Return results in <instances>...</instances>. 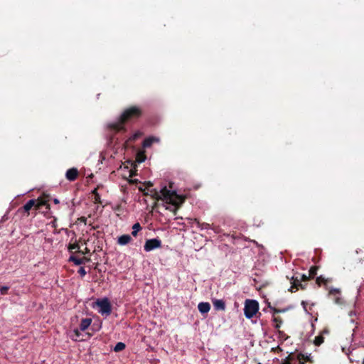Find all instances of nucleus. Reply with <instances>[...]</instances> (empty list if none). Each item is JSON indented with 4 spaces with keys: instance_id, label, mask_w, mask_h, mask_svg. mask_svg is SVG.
<instances>
[{
    "instance_id": "nucleus-1",
    "label": "nucleus",
    "mask_w": 364,
    "mask_h": 364,
    "mask_svg": "<svg viewBox=\"0 0 364 364\" xmlns=\"http://www.w3.org/2000/svg\"><path fill=\"white\" fill-rule=\"evenodd\" d=\"M149 192L155 199L163 200L166 203V208L174 213L184 201V198L181 196L177 195L175 191L166 186L160 191L147 190L144 193L148 195Z\"/></svg>"
},
{
    "instance_id": "nucleus-2",
    "label": "nucleus",
    "mask_w": 364,
    "mask_h": 364,
    "mask_svg": "<svg viewBox=\"0 0 364 364\" xmlns=\"http://www.w3.org/2000/svg\"><path fill=\"white\" fill-rule=\"evenodd\" d=\"M141 114V110L139 107H132L127 109H126L119 119L112 124H109V127L117 132H119L124 129V124L125 122L136 118L139 117Z\"/></svg>"
},
{
    "instance_id": "nucleus-3",
    "label": "nucleus",
    "mask_w": 364,
    "mask_h": 364,
    "mask_svg": "<svg viewBox=\"0 0 364 364\" xmlns=\"http://www.w3.org/2000/svg\"><path fill=\"white\" fill-rule=\"evenodd\" d=\"M259 310L258 302L255 300L247 299L245 303L244 313L247 318H252Z\"/></svg>"
},
{
    "instance_id": "nucleus-4",
    "label": "nucleus",
    "mask_w": 364,
    "mask_h": 364,
    "mask_svg": "<svg viewBox=\"0 0 364 364\" xmlns=\"http://www.w3.org/2000/svg\"><path fill=\"white\" fill-rule=\"evenodd\" d=\"M95 306L98 308V312L102 316H109L111 313V305L108 299L105 298L98 299L95 302Z\"/></svg>"
},
{
    "instance_id": "nucleus-5",
    "label": "nucleus",
    "mask_w": 364,
    "mask_h": 364,
    "mask_svg": "<svg viewBox=\"0 0 364 364\" xmlns=\"http://www.w3.org/2000/svg\"><path fill=\"white\" fill-rule=\"evenodd\" d=\"M161 241L159 239L147 240L144 244V248L146 252H150L154 249L161 247Z\"/></svg>"
},
{
    "instance_id": "nucleus-6",
    "label": "nucleus",
    "mask_w": 364,
    "mask_h": 364,
    "mask_svg": "<svg viewBox=\"0 0 364 364\" xmlns=\"http://www.w3.org/2000/svg\"><path fill=\"white\" fill-rule=\"evenodd\" d=\"M329 296L333 297L334 302L336 304L341 305L343 304V300L341 297V291L340 289L336 288H331L329 289Z\"/></svg>"
},
{
    "instance_id": "nucleus-7",
    "label": "nucleus",
    "mask_w": 364,
    "mask_h": 364,
    "mask_svg": "<svg viewBox=\"0 0 364 364\" xmlns=\"http://www.w3.org/2000/svg\"><path fill=\"white\" fill-rule=\"evenodd\" d=\"M309 276H306V274L297 275L294 279L291 288L295 287L297 289L298 287L300 286L301 288L304 289V287L301 284V282H306L309 280Z\"/></svg>"
},
{
    "instance_id": "nucleus-8",
    "label": "nucleus",
    "mask_w": 364,
    "mask_h": 364,
    "mask_svg": "<svg viewBox=\"0 0 364 364\" xmlns=\"http://www.w3.org/2000/svg\"><path fill=\"white\" fill-rule=\"evenodd\" d=\"M78 175V171L76 168L68 169L66 172V178L69 181H74Z\"/></svg>"
},
{
    "instance_id": "nucleus-9",
    "label": "nucleus",
    "mask_w": 364,
    "mask_h": 364,
    "mask_svg": "<svg viewBox=\"0 0 364 364\" xmlns=\"http://www.w3.org/2000/svg\"><path fill=\"white\" fill-rule=\"evenodd\" d=\"M198 309L201 314H207L210 309V305L208 302H200L198 305Z\"/></svg>"
},
{
    "instance_id": "nucleus-10",
    "label": "nucleus",
    "mask_w": 364,
    "mask_h": 364,
    "mask_svg": "<svg viewBox=\"0 0 364 364\" xmlns=\"http://www.w3.org/2000/svg\"><path fill=\"white\" fill-rule=\"evenodd\" d=\"M132 237L129 235H123L118 237L117 242L120 245H125L129 243Z\"/></svg>"
},
{
    "instance_id": "nucleus-11",
    "label": "nucleus",
    "mask_w": 364,
    "mask_h": 364,
    "mask_svg": "<svg viewBox=\"0 0 364 364\" xmlns=\"http://www.w3.org/2000/svg\"><path fill=\"white\" fill-rule=\"evenodd\" d=\"M69 260L73 262L76 265H80L85 264L87 262L90 260V259L87 257L77 258L75 256L73 255L70 257Z\"/></svg>"
},
{
    "instance_id": "nucleus-12",
    "label": "nucleus",
    "mask_w": 364,
    "mask_h": 364,
    "mask_svg": "<svg viewBox=\"0 0 364 364\" xmlns=\"http://www.w3.org/2000/svg\"><path fill=\"white\" fill-rule=\"evenodd\" d=\"M92 319L90 318H82L80 323V330L82 331H85L90 326Z\"/></svg>"
},
{
    "instance_id": "nucleus-13",
    "label": "nucleus",
    "mask_w": 364,
    "mask_h": 364,
    "mask_svg": "<svg viewBox=\"0 0 364 364\" xmlns=\"http://www.w3.org/2000/svg\"><path fill=\"white\" fill-rule=\"evenodd\" d=\"M213 304L216 310H225V304L221 299H213Z\"/></svg>"
},
{
    "instance_id": "nucleus-14",
    "label": "nucleus",
    "mask_w": 364,
    "mask_h": 364,
    "mask_svg": "<svg viewBox=\"0 0 364 364\" xmlns=\"http://www.w3.org/2000/svg\"><path fill=\"white\" fill-rule=\"evenodd\" d=\"M155 142H159V139L155 136H151L144 140L143 146L146 148L149 147L153 143Z\"/></svg>"
},
{
    "instance_id": "nucleus-15",
    "label": "nucleus",
    "mask_w": 364,
    "mask_h": 364,
    "mask_svg": "<svg viewBox=\"0 0 364 364\" xmlns=\"http://www.w3.org/2000/svg\"><path fill=\"white\" fill-rule=\"evenodd\" d=\"M80 335V330H79L78 328H75L72 331H70V338L75 341H79Z\"/></svg>"
},
{
    "instance_id": "nucleus-16",
    "label": "nucleus",
    "mask_w": 364,
    "mask_h": 364,
    "mask_svg": "<svg viewBox=\"0 0 364 364\" xmlns=\"http://www.w3.org/2000/svg\"><path fill=\"white\" fill-rule=\"evenodd\" d=\"M36 200H28L24 205V210L26 211H29L32 208H36Z\"/></svg>"
},
{
    "instance_id": "nucleus-17",
    "label": "nucleus",
    "mask_w": 364,
    "mask_h": 364,
    "mask_svg": "<svg viewBox=\"0 0 364 364\" xmlns=\"http://www.w3.org/2000/svg\"><path fill=\"white\" fill-rule=\"evenodd\" d=\"M36 200L37 202L36 204V209H38L40 207L46 205L47 203V200L43 198H39Z\"/></svg>"
},
{
    "instance_id": "nucleus-18",
    "label": "nucleus",
    "mask_w": 364,
    "mask_h": 364,
    "mask_svg": "<svg viewBox=\"0 0 364 364\" xmlns=\"http://www.w3.org/2000/svg\"><path fill=\"white\" fill-rule=\"evenodd\" d=\"M141 229V225L139 223H135L132 227V235L134 237L137 235L138 232Z\"/></svg>"
},
{
    "instance_id": "nucleus-19",
    "label": "nucleus",
    "mask_w": 364,
    "mask_h": 364,
    "mask_svg": "<svg viewBox=\"0 0 364 364\" xmlns=\"http://www.w3.org/2000/svg\"><path fill=\"white\" fill-rule=\"evenodd\" d=\"M125 344L122 342H119L116 344V346L114 348V350L115 352H119L123 350L125 348Z\"/></svg>"
},
{
    "instance_id": "nucleus-20",
    "label": "nucleus",
    "mask_w": 364,
    "mask_h": 364,
    "mask_svg": "<svg viewBox=\"0 0 364 364\" xmlns=\"http://www.w3.org/2000/svg\"><path fill=\"white\" fill-rule=\"evenodd\" d=\"M323 341H324L323 336L322 335H318L315 338V339L314 341V343L316 346H320L321 344H322L323 343Z\"/></svg>"
},
{
    "instance_id": "nucleus-21",
    "label": "nucleus",
    "mask_w": 364,
    "mask_h": 364,
    "mask_svg": "<svg viewBox=\"0 0 364 364\" xmlns=\"http://www.w3.org/2000/svg\"><path fill=\"white\" fill-rule=\"evenodd\" d=\"M68 250L70 252H73V250L80 252V247H79L78 244H77V243L70 244L68 247Z\"/></svg>"
},
{
    "instance_id": "nucleus-22",
    "label": "nucleus",
    "mask_w": 364,
    "mask_h": 364,
    "mask_svg": "<svg viewBox=\"0 0 364 364\" xmlns=\"http://www.w3.org/2000/svg\"><path fill=\"white\" fill-rule=\"evenodd\" d=\"M9 289V287L7 286H2L0 287V292L1 295H5L7 294L8 291Z\"/></svg>"
},
{
    "instance_id": "nucleus-23",
    "label": "nucleus",
    "mask_w": 364,
    "mask_h": 364,
    "mask_svg": "<svg viewBox=\"0 0 364 364\" xmlns=\"http://www.w3.org/2000/svg\"><path fill=\"white\" fill-rule=\"evenodd\" d=\"M316 282L318 284L321 285L322 283L326 284L327 282V279H326L324 277H318L316 279Z\"/></svg>"
},
{
    "instance_id": "nucleus-24",
    "label": "nucleus",
    "mask_w": 364,
    "mask_h": 364,
    "mask_svg": "<svg viewBox=\"0 0 364 364\" xmlns=\"http://www.w3.org/2000/svg\"><path fill=\"white\" fill-rule=\"evenodd\" d=\"M141 132H136V133H134L130 138H129V141H134V140H136L137 138H139L140 136H141Z\"/></svg>"
},
{
    "instance_id": "nucleus-25",
    "label": "nucleus",
    "mask_w": 364,
    "mask_h": 364,
    "mask_svg": "<svg viewBox=\"0 0 364 364\" xmlns=\"http://www.w3.org/2000/svg\"><path fill=\"white\" fill-rule=\"evenodd\" d=\"M317 268L316 267H312L309 270V277H314L316 274Z\"/></svg>"
},
{
    "instance_id": "nucleus-26",
    "label": "nucleus",
    "mask_w": 364,
    "mask_h": 364,
    "mask_svg": "<svg viewBox=\"0 0 364 364\" xmlns=\"http://www.w3.org/2000/svg\"><path fill=\"white\" fill-rule=\"evenodd\" d=\"M78 273L81 277H84L87 274L84 267H80L78 270Z\"/></svg>"
},
{
    "instance_id": "nucleus-27",
    "label": "nucleus",
    "mask_w": 364,
    "mask_h": 364,
    "mask_svg": "<svg viewBox=\"0 0 364 364\" xmlns=\"http://www.w3.org/2000/svg\"><path fill=\"white\" fill-rule=\"evenodd\" d=\"M209 224L207 223H203L201 224V229H207L209 228Z\"/></svg>"
},
{
    "instance_id": "nucleus-28",
    "label": "nucleus",
    "mask_w": 364,
    "mask_h": 364,
    "mask_svg": "<svg viewBox=\"0 0 364 364\" xmlns=\"http://www.w3.org/2000/svg\"><path fill=\"white\" fill-rule=\"evenodd\" d=\"M90 250L86 247L84 252H82V254L89 253Z\"/></svg>"
},
{
    "instance_id": "nucleus-29",
    "label": "nucleus",
    "mask_w": 364,
    "mask_h": 364,
    "mask_svg": "<svg viewBox=\"0 0 364 364\" xmlns=\"http://www.w3.org/2000/svg\"><path fill=\"white\" fill-rule=\"evenodd\" d=\"M54 203L58 204L59 203V200L58 199H54Z\"/></svg>"
},
{
    "instance_id": "nucleus-30",
    "label": "nucleus",
    "mask_w": 364,
    "mask_h": 364,
    "mask_svg": "<svg viewBox=\"0 0 364 364\" xmlns=\"http://www.w3.org/2000/svg\"><path fill=\"white\" fill-rule=\"evenodd\" d=\"M301 364H304V363H301Z\"/></svg>"
}]
</instances>
